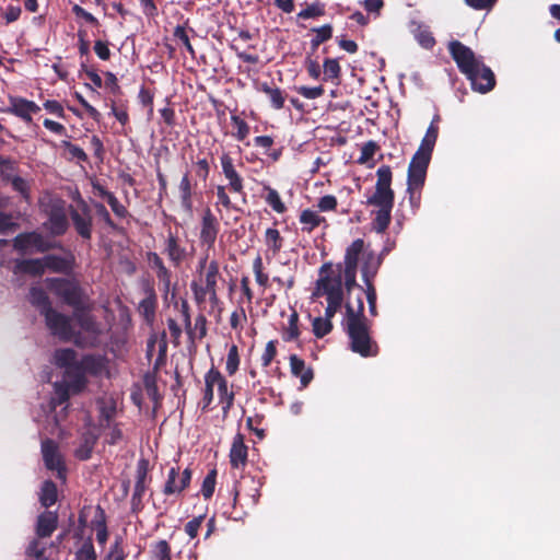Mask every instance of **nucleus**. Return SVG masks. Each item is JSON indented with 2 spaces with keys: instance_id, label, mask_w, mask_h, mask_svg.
I'll return each instance as SVG.
<instances>
[{
  "instance_id": "f257e3e1",
  "label": "nucleus",
  "mask_w": 560,
  "mask_h": 560,
  "mask_svg": "<svg viewBox=\"0 0 560 560\" xmlns=\"http://www.w3.org/2000/svg\"><path fill=\"white\" fill-rule=\"evenodd\" d=\"M345 331L349 338V348L363 358L376 357L378 345L372 339L369 320L364 315L362 295H358L357 305L346 302Z\"/></svg>"
},
{
  "instance_id": "f03ea898",
  "label": "nucleus",
  "mask_w": 560,
  "mask_h": 560,
  "mask_svg": "<svg viewBox=\"0 0 560 560\" xmlns=\"http://www.w3.org/2000/svg\"><path fill=\"white\" fill-rule=\"evenodd\" d=\"M447 49L458 70L470 81L474 91L485 94L494 89L493 71L479 60L469 47L453 39L448 43Z\"/></svg>"
},
{
  "instance_id": "7ed1b4c3",
  "label": "nucleus",
  "mask_w": 560,
  "mask_h": 560,
  "mask_svg": "<svg viewBox=\"0 0 560 560\" xmlns=\"http://www.w3.org/2000/svg\"><path fill=\"white\" fill-rule=\"evenodd\" d=\"M376 176L375 191L366 199V205L378 208L374 212L372 228L377 233H384L390 224L395 200V192L392 189L393 173L390 166L382 165L378 167Z\"/></svg>"
},
{
  "instance_id": "20e7f679",
  "label": "nucleus",
  "mask_w": 560,
  "mask_h": 560,
  "mask_svg": "<svg viewBox=\"0 0 560 560\" xmlns=\"http://www.w3.org/2000/svg\"><path fill=\"white\" fill-rule=\"evenodd\" d=\"M54 360L57 366L65 369L63 384H56L60 400L65 401L69 398V392L73 394L82 392L83 381L79 376V361H77V353L72 349L56 350Z\"/></svg>"
},
{
  "instance_id": "39448f33",
  "label": "nucleus",
  "mask_w": 560,
  "mask_h": 560,
  "mask_svg": "<svg viewBox=\"0 0 560 560\" xmlns=\"http://www.w3.org/2000/svg\"><path fill=\"white\" fill-rule=\"evenodd\" d=\"M219 278V262L213 259L209 262L207 270L192 281L191 290L199 306L209 304L211 310L219 306L220 300L217 292Z\"/></svg>"
},
{
  "instance_id": "423d86ee",
  "label": "nucleus",
  "mask_w": 560,
  "mask_h": 560,
  "mask_svg": "<svg viewBox=\"0 0 560 560\" xmlns=\"http://www.w3.org/2000/svg\"><path fill=\"white\" fill-rule=\"evenodd\" d=\"M313 296H325L326 300L343 301L345 291L342 283V267L337 265L336 268L331 264L326 262L319 269V277L316 280Z\"/></svg>"
},
{
  "instance_id": "0eeeda50",
  "label": "nucleus",
  "mask_w": 560,
  "mask_h": 560,
  "mask_svg": "<svg viewBox=\"0 0 560 560\" xmlns=\"http://www.w3.org/2000/svg\"><path fill=\"white\" fill-rule=\"evenodd\" d=\"M440 120H441L440 115L436 114L433 117L432 121L430 122V125L427 129V132L421 140V143H420L418 150L411 158L409 166L428 171V167H429V164L431 161V156H432V152H433V149L435 147L438 136H439Z\"/></svg>"
},
{
  "instance_id": "6e6552de",
  "label": "nucleus",
  "mask_w": 560,
  "mask_h": 560,
  "mask_svg": "<svg viewBox=\"0 0 560 560\" xmlns=\"http://www.w3.org/2000/svg\"><path fill=\"white\" fill-rule=\"evenodd\" d=\"M205 406H209L213 400L214 388H218L220 402L224 404L223 409H229L233 404V392L229 389L224 376L217 370L211 369L205 376Z\"/></svg>"
},
{
  "instance_id": "1a4fd4ad",
  "label": "nucleus",
  "mask_w": 560,
  "mask_h": 560,
  "mask_svg": "<svg viewBox=\"0 0 560 560\" xmlns=\"http://www.w3.org/2000/svg\"><path fill=\"white\" fill-rule=\"evenodd\" d=\"M47 284L49 290L68 305L75 307L81 304V289L75 281L52 278L47 279Z\"/></svg>"
},
{
  "instance_id": "9d476101",
  "label": "nucleus",
  "mask_w": 560,
  "mask_h": 560,
  "mask_svg": "<svg viewBox=\"0 0 560 560\" xmlns=\"http://www.w3.org/2000/svg\"><path fill=\"white\" fill-rule=\"evenodd\" d=\"M45 320L52 335L63 341L74 340V330L71 325V318L57 312L54 308L46 310Z\"/></svg>"
},
{
  "instance_id": "9b49d317",
  "label": "nucleus",
  "mask_w": 560,
  "mask_h": 560,
  "mask_svg": "<svg viewBox=\"0 0 560 560\" xmlns=\"http://www.w3.org/2000/svg\"><path fill=\"white\" fill-rule=\"evenodd\" d=\"M75 319L82 331L86 334V336H82L74 331L73 341L75 345L80 347H95L98 342V336L101 335L100 325L90 314L86 313L75 314Z\"/></svg>"
},
{
  "instance_id": "f8f14e48",
  "label": "nucleus",
  "mask_w": 560,
  "mask_h": 560,
  "mask_svg": "<svg viewBox=\"0 0 560 560\" xmlns=\"http://www.w3.org/2000/svg\"><path fill=\"white\" fill-rule=\"evenodd\" d=\"M427 178V170L408 166L407 174V192L409 195V203L415 214L421 205V190Z\"/></svg>"
},
{
  "instance_id": "ddd939ff",
  "label": "nucleus",
  "mask_w": 560,
  "mask_h": 560,
  "mask_svg": "<svg viewBox=\"0 0 560 560\" xmlns=\"http://www.w3.org/2000/svg\"><path fill=\"white\" fill-rule=\"evenodd\" d=\"M14 248L20 252L35 250L38 253H45L55 247V245L46 240L42 234L36 232L19 234L13 240Z\"/></svg>"
},
{
  "instance_id": "4468645a",
  "label": "nucleus",
  "mask_w": 560,
  "mask_h": 560,
  "mask_svg": "<svg viewBox=\"0 0 560 560\" xmlns=\"http://www.w3.org/2000/svg\"><path fill=\"white\" fill-rule=\"evenodd\" d=\"M70 215L78 234L90 240L92 235V217L85 201H79V209H71Z\"/></svg>"
},
{
  "instance_id": "2eb2a0df",
  "label": "nucleus",
  "mask_w": 560,
  "mask_h": 560,
  "mask_svg": "<svg viewBox=\"0 0 560 560\" xmlns=\"http://www.w3.org/2000/svg\"><path fill=\"white\" fill-rule=\"evenodd\" d=\"M42 453L46 467L50 470H56L57 477L65 480V465L56 443L51 440L44 441L42 443Z\"/></svg>"
},
{
  "instance_id": "dca6fc26",
  "label": "nucleus",
  "mask_w": 560,
  "mask_h": 560,
  "mask_svg": "<svg viewBox=\"0 0 560 560\" xmlns=\"http://www.w3.org/2000/svg\"><path fill=\"white\" fill-rule=\"evenodd\" d=\"M79 368V376L83 381L82 390L85 388L88 384L86 374L98 376L103 373H106V361L103 357L97 355H85L83 357L78 364Z\"/></svg>"
},
{
  "instance_id": "f3484780",
  "label": "nucleus",
  "mask_w": 560,
  "mask_h": 560,
  "mask_svg": "<svg viewBox=\"0 0 560 560\" xmlns=\"http://www.w3.org/2000/svg\"><path fill=\"white\" fill-rule=\"evenodd\" d=\"M218 233L219 221L212 211L207 208L201 219L200 242L208 246V250L214 246Z\"/></svg>"
},
{
  "instance_id": "a211bd4d",
  "label": "nucleus",
  "mask_w": 560,
  "mask_h": 560,
  "mask_svg": "<svg viewBox=\"0 0 560 560\" xmlns=\"http://www.w3.org/2000/svg\"><path fill=\"white\" fill-rule=\"evenodd\" d=\"M220 161L222 172L225 178L229 180L230 189L236 194H242L244 189L243 178L235 170L232 158L230 156V154L223 153L220 158Z\"/></svg>"
},
{
  "instance_id": "6ab92c4d",
  "label": "nucleus",
  "mask_w": 560,
  "mask_h": 560,
  "mask_svg": "<svg viewBox=\"0 0 560 560\" xmlns=\"http://www.w3.org/2000/svg\"><path fill=\"white\" fill-rule=\"evenodd\" d=\"M191 474L189 469H185L180 476L178 469L172 467L164 487L165 494H174L182 492L190 482Z\"/></svg>"
},
{
  "instance_id": "aec40b11",
  "label": "nucleus",
  "mask_w": 560,
  "mask_h": 560,
  "mask_svg": "<svg viewBox=\"0 0 560 560\" xmlns=\"http://www.w3.org/2000/svg\"><path fill=\"white\" fill-rule=\"evenodd\" d=\"M45 270L69 273L74 265V256L69 253L66 256L47 255L44 257Z\"/></svg>"
},
{
  "instance_id": "412c9836",
  "label": "nucleus",
  "mask_w": 560,
  "mask_h": 560,
  "mask_svg": "<svg viewBox=\"0 0 560 560\" xmlns=\"http://www.w3.org/2000/svg\"><path fill=\"white\" fill-rule=\"evenodd\" d=\"M143 291L144 298L138 305V312L143 316L148 324H152L155 318L158 298L154 290L149 285H147Z\"/></svg>"
},
{
  "instance_id": "4be33fe9",
  "label": "nucleus",
  "mask_w": 560,
  "mask_h": 560,
  "mask_svg": "<svg viewBox=\"0 0 560 560\" xmlns=\"http://www.w3.org/2000/svg\"><path fill=\"white\" fill-rule=\"evenodd\" d=\"M247 462V446L244 443V436L236 434L233 439L230 450V463L233 468H242Z\"/></svg>"
},
{
  "instance_id": "5701e85b",
  "label": "nucleus",
  "mask_w": 560,
  "mask_h": 560,
  "mask_svg": "<svg viewBox=\"0 0 560 560\" xmlns=\"http://www.w3.org/2000/svg\"><path fill=\"white\" fill-rule=\"evenodd\" d=\"M148 462L142 459L137 467V481L131 498L133 508H140L142 497L147 490Z\"/></svg>"
},
{
  "instance_id": "b1692460",
  "label": "nucleus",
  "mask_w": 560,
  "mask_h": 560,
  "mask_svg": "<svg viewBox=\"0 0 560 560\" xmlns=\"http://www.w3.org/2000/svg\"><path fill=\"white\" fill-rule=\"evenodd\" d=\"M10 104V112L21 117L26 122H31L32 115L38 113L40 109L34 102L19 97L12 98Z\"/></svg>"
},
{
  "instance_id": "393cba45",
  "label": "nucleus",
  "mask_w": 560,
  "mask_h": 560,
  "mask_svg": "<svg viewBox=\"0 0 560 560\" xmlns=\"http://www.w3.org/2000/svg\"><path fill=\"white\" fill-rule=\"evenodd\" d=\"M290 368L292 375L300 377L301 388L306 387L313 380V370L311 368H306L304 360L300 359L295 354L290 357Z\"/></svg>"
},
{
  "instance_id": "a878e982",
  "label": "nucleus",
  "mask_w": 560,
  "mask_h": 560,
  "mask_svg": "<svg viewBox=\"0 0 560 560\" xmlns=\"http://www.w3.org/2000/svg\"><path fill=\"white\" fill-rule=\"evenodd\" d=\"M58 516L54 512H44L37 518L36 534L40 538L49 537L57 528Z\"/></svg>"
},
{
  "instance_id": "bb28decb",
  "label": "nucleus",
  "mask_w": 560,
  "mask_h": 560,
  "mask_svg": "<svg viewBox=\"0 0 560 560\" xmlns=\"http://www.w3.org/2000/svg\"><path fill=\"white\" fill-rule=\"evenodd\" d=\"M382 264V258L376 257L374 253H368L364 257L363 265L361 267L362 279L365 284L373 283L378 268Z\"/></svg>"
},
{
  "instance_id": "cd10ccee",
  "label": "nucleus",
  "mask_w": 560,
  "mask_h": 560,
  "mask_svg": "<svg viewBox=\"0 0 560 560\" xmlns=\"http://www.w3.org/2000/svg\"><path fill=\"white\" fill-rule=\"evenodd\" d=\"M180 205L183 209L191 213L192 211V184L189 177V172H186L178 185Z\"/></svg>"
},
{
  "instance_id": "c85d7f7f",
  "label": "nucleus",
  "mask_w": 560,
  "mask_h": 560,
  "mask_svg": "<svg viewBox=\"0 0 560 560\" xmlns=\"http://www.w3.org/2000/svg\"><path fill=\"white\" fill-rule=\"evenodd\" d=\"M68 219L62 208H54L49 215L48 229L54 235H61L67 231Z\"/></svg>"
},
{
  "instance_id": "c756f323",
  "label": "nucleus",
  "mask_w": 560,
  "mask_h": 560,
  "mask_svg": "<svg viewBox=\"0 0 560 560\" xmlns=\"http://www.w3.org/2000/svg\"><path fill=\"white\" fill-rule=\"evenodd\" d=\"M364 249V241L362 238L354 240L346 249L345 268H358L360 255Z\"/></svg>"
},
{
  "instance_id": "7c9ffc66",
  "label": "nucleus",
  "mask_w": 560,
  "mask_h": 560,
  "mask_svg": "<svg viewBox=\"0 0 560 560\" xmlns=\"http://www.w3.org/2000/svg\"><path fill=\"white\" fill-rule=\"evenodd\" d=\"M165 253L175 265H179L186 254L185 248L178 244L177 238L172 234L168 235L165 242Z\"/></svg>"
},
{
  "instance_id": "2f4dec72",
  "label": "nucleus",
  "mask_w": 560,
  "mask_h": 560,
  "mask_svg": "<svg viewBox=\"0 0 560 560\" xmlns=\"http://www.w3.org/2000/svg\"><path fill=\"white\" fill-rule=\"evenodd\" d=\"M30 301L40 310L43 315L46 314V310L52 308L46 292L42 288L33 287L30 290Z\"/></svg>"
},
{
  "instance_id": "473e14b6",
  "label": "nucleus",
  "mask_w": 560,
  "mask_h": 560,
  "mask_svg": "<svg viewBox=\"0 0 560 560\" xmlns=\"http://www.w3.org/2000/svg\"><path fill=\"white\" fill-rule=\"evenodd\" d=\"M18 269L25 273L40 276L45 271L44 257L22 260L18 264Z\"/></svg>"
},
{
  "instance_id": "72a5a7b5",
  "label": "nucleus",
  "mask_w": 560,
  "mask_h": 560,
  "mask_svg": "<svg viewBox=\"0 0 560 560\" xmlns=\"http://www.w3.org/2000/svg\"><path fill=\"white\" fill-rule=\"evenodd\" d=\"M39 501L43 506L49 508L57 501V487L56 485L47 480L43 483L39 494Z\"/></svg>"
},
{
  "instance_id": "f704fd0d",
  "label": "nucleus",
  "mask_w": 560,
  "mask_h": 560,
  "mask_svg": "<svg viewBox=\"0 0 560 560\" xmlns=\"http://www.w3.org/2000/svg\"><path fill=\"white\" fill-rule=\"evenodd\" d=\"M97 190L100 191V195L104 197L108 205L110 206L113 212L119 217L125 218L128 214L127 209L125 206H122L119 200L109 191L105 190L103 187L98 186Z\"/></svg>"
},
{
  "instance_id": "c9c22d12",
  "label": "nucleus",
  "mask_w": 560,
  "mask_h": 560,
  "mask_svg": "<svg viewBox=\"0 0 560 560\" xmlns=\"http://www.w3.org/2000/svg\"><path fill=\"white\" fill-rule=\"evenodd\" d=\"M415 37L419 45L425 49H431L435 45V38L428 27L419 25L416 30Z\"/></svg>"
},
{
  "instance_id": "e433bc0d",
  "label": "nucleus",
  "mask_w": 560,
  "mask_h": 560,
  "mask_svg": "<svg viewBox=\"0 0 560 560\" xmlns=\"http://www.w3.org/2000/svg\"><path fill=\"white\" fill-rule=\"evenodd\" d=\"M313 31L316 33L311 40L313 49H316L320 44L327 42L332 36V26L330 24H325L318 28H314Z\"/></svg>"
},
{
  "instance_id": "4c0bfd02",
  "label": "nucleus",
  "mask_w": 560,
  "mask_h": 560,
  "mask_svg": "<svg viewBox=\"0 0 560 560\" xmlns=\"http://www.w3.org/2000/svg\"><path fill=\"white\" fill-rule=\"evenodd\" d=\"M357 269L358 268H343L342 283L343 291L346 290L349 294L353 289H359L361 292L363 288L357 283Z\"/></svg>"
},
{
  "instance_id": "58836bf2",
  "label": "nucleus",
  "mask_w": 560,
  "mask_h": 560,
  "mask_svg": "<svg viewBox=\"0 0 560 560\" xmlns=\"http://www.w3.org/2000/svg\"><path fill=\"white\" fill-rule=\"evenodd\" d=\"M5 179L11 183L13 189L20 192L24 199H30V184L26 179L16 175H5Z\"/></svg>"
},
{
  "instance_id": "ea45409f",
  "label": "nucleus",
  "mask_w": 560,
  "mask_h": 560,
  "mask_svg": "<svg viewBox=\"0 0 560 560\" xmlns=\"http://www.w3.org/2000/svg\"><path fill=\"white\" fill-rule=\"evenodd\" d=\"M325 14V4L322 2H314L304 10L298 13L299 19L307 20L313 18H318Z\"/></svg>"
},
{
  "instance_id": "a19ab883",
  "label": "nucleus",
  "mask_w": 560,
  "mask_h": 560,
  "mask_svg": "<svg viewBox=\"0 0 560 560\" xmlns=\"http://www.w3.org/2000/svg\"><path fill=\"white\" fill-rule=\"evenodd\" d=\"M332 330V323L325 317H316L313 320V332L317 338H323Z\"/></svg>"
},
{
  "instance_id": "79ce46f5",
  "label": "nucleus",
  "mask_w": 560,
  "mask_h": 560,
  "mask_svg": "<svg viewBox=\"0 0 560 560\" xmlns=\"http://www.w3.org/2000/svg\"><path fill=\"white\" fill-rule=\"evenodd\" d=\"M301 223L308 225L307 230L312 231L313 229L317 228L325 219L317 214V212L312 211L310 209H306L302 211L300 215Z\"/></svg>"
},
{
  "instance_id": "37998d69",
  "label": "nucleus",
  "mask_w": 560,
  "mask_h": 560,
  "mask_svg": "<svg viewBox=\"0 0 560 560\" xmlns=\"http://www.w3.org/2000/svg\"><path fill=\"white\" fill-rule=\"evenodd\" d=\"M96 552L91 540L84 541L74 555V560H96Z\"/></svg>"
},
{
  "instance_id": "c03bdc74",
  "label": "nucleus",
  "mask_w": 560,
  "mask_h": 560,
  "mask_svg": "<svg viewBox=\"0 0 560 560\" xmlns=\"http://www.w3.org/2000/svg\"><path fill=\"white\" fill-rule=\"evenodd\" d=\"M232 124L236 129L234 136L237 140L243 141L249 135V126L238 116L231 117Z\"/></svg>"
},
{
  "instance_id": "a18cd8bd",
  "label": "nucleus",
  "mask_w": 560,
  "mask_h": 560,
  "mask_svg": "<svg viewBox=\"0 0 560 560\" xmlns=\"http://www.w3.org/2000/svg\"><path fill=\"white\" fill-rule=\"evenodd\" d=\"M377 149V144L372 140L364 143L363 147L361 148V154L358 159V163L366 164L370 160L373 159Z\"/></svg>"
},
{
  "instance_id": "49530a36",
  "label": "nucleus",
  "mask_w": 560,
  "mask_h": 560,
  "mask_svg": "<svg viewBox=\"0 0 560 560\" xmlns=\"http://www.w3.org/2000/svg\"><path fill=\"white\" fill-rule=\"evenodd\" d=\"M277 355V341L270 340L267 342L265 350L261 354L262 366H268Z\"/></svg>"
},
{
  "instance_id": "de8ad7c7",
  "label": "nucleus",
  "mask_w": 560,
  "mask_h": 560,
  "mask_svg": "<svg viewBox=\"0 0 560 560\" xmlns=\"http://www.w3.org/2000/svg\"><path fill=\"white\" fill-rule=\"evenodd\" d=\"M154 557L158 560H171V548L166 540H160L153 548Z\"/></svg>"
},
{
  "instance_id": "09e8293b",
  "label": "nucleus",
  "mask_w": 560,
  "mask_h": 560,
  "mask_svg": "<svg viewBox=\"0 0 560 560\" xmlns=\"http://www.w3.org/2000/svg\"><path fill=\"white\" fill-rule=\"evenodd\" d=\"M365 287H366L365 295H366V300H368V304H369V311H370L372 316H376L377 315V311H376V300H377L376 289H375L373 283L365 284Z\"/></svg>"
},
{
  "instance_id": "8fccbe9b",
  "label": "nucleus",
  "mask_w": 560,
  "mask_h": 560,
  "mask_svg": "<svg viewBox=\"0 0 560 560\" xmlns=\"http://www.w3.org/2000/svg\"><path fill=\"white\" fill-rule=\"evenodd\" d=\"M324 74L327 79H337L340 74V66L336 59H326L324 62Z\"/></svg>"
},
{
  "instance_id": "3c124183",
  "label": "nucleus",
  "mask_w": 560,
  "mask_h": 560,
  "mask_svg": "<svg viewBox=\"0 0 560 560\" xmlns=\"http://www.w3.org/2000/svg\"><path fill=\"white\" fill-rule=\"evenodd\" d=\"M215 486V471L212 470L207 477L203 479L201 493L206 499L211 498L214 491Z\"/></svg>"
},
{
  "instance_id": "603ef678",
  "label": "nucleus",
  "mask_w": 560,
  "mask_h": 560,
  "mask_svg": "<svg viewBox=\"0 0 560 560\" xmlns=\"http://www.w3.org/2000/svg\"><path fill=\"white\" fill-rule=\"evenodd\" d=\"M238 352L237 347L232 346L229 350L228 358H226V371L229 374H234L235 371L238 368Z\"/></svg>"
},
{
  "instance_id": "864d4df0",
  "label": "nucleus",
  "mask_w": 560,
  "mask_h": 560,
  "mask_svg": "<svg viewBox=\"0 0 560 560\" xmlns=\"http://www.w3.org/2000/svg\"><path fill=\"white\" fill-rule=\"evenodd\" d=\"M262 418L259 416L248 417L246 420L247 428L256 433L259 439L265 436L266 429L260 427Z\"/></svg>"
},
{
  "instance_id": "5fc2aeb1",
  "label": "nucleus",
  "mask_w": 560,
  "mask_h": 560,
  "mask_svg": "<svg viewBox=\"0 0 560 560\" xmlns=\"http://www.w3.org/2000/svg\"><path fill=\"white\" fill-rule=\"evenodd\" d=\"M299 93L308 100H314L324 94V89L322 85L313 86V88L301 86L299 89Z\"/></svg>"
},
{
  "instance_id": "6e6d98bb",
  "label": "nucleus",
  "mask_w": 560,
  "mask_h": 560,
  "mask_svg": "<svg viewBox=\"0 0 560 560\" xmlns=\"http://www.w3.org/2000/svg\"><path fill=\"white\" fill-rule=\"evenodd\" d=\"M61 145L68 150L69 154L72 158H75V159H78L80 161H86L88 155L85 154V152L80 147L74 145V144H72L69 141H62Z\"/></svg>"
},
{
  "instance_id": "4d7b16f0",
  "label": "nucleus",
  "mask_w": 560,
  "mask_h": 560,
  "mask_svg": "<svg viewBox=\"0 0 560 560\" xmlns=\"http://www.w3.org/2000/svg\"><path fill=\"white\" fill-rule=\"evenodd\" d=\"M337 198L332 195H326L322 197L318 201V208L320 211H331L337 207Z\"/></svg>"
},
{
  "instance_id": "13d9d810",
  "label": "nucleus",
  "mask_w": 560,
  "mask_h": 560,
  "mask_svg": "<svg viewBox=\"0 0 560 560\" xmlns=\"http://www.w3.org/2000/svg\"><path fill=\"white\" fill-rule=\"evenodd\" d=\"M203 522V516L200 515L198 517H194L189 521L185 526V532L190 538H195L198 534V530Z\"/></svg>"
},
{
  "instance_id": "bf43d9fd",
  "label": "nucleus",
  "mask_w": 560,
  "mask_h": 560,
  "mask_svg": "<svg viewBox=\"0 0 560 560\" xmlns=\"http://www.w3.org/2000/svg\"><path fill=\"white\" fill-rule=\"evenodd\" d=\"M298 320H299V315L296 312H293L289 318V328H288V332H287V340H293V339L298 338V336H299Z\"/></svg>"
},
{
  "instance_id": "052dcab7",
  "label": "nucleus",
  "mask_w": 560,
  "mask_h": 560,
  "mask_svg": "<svg viewBox=\"0 0 560 560\" xmlns=\"http://www.w3.org/2000/svg\"><path fill=\"white\" fill-rule=\"evenodd\" d=\"M18 228V224L13 222L12 215L4 212H0V233L13 231Z\"/></svg>"
},
{
  "instance_id": "680f3d73",
  "label": "nucleus",
  "mask_w": 560,
  "mask_h": 560,
  "mask_svg": "<svg viewBox=\"0 0 560 560\" xmlns=\"http://www.w3.org/2000/svg\"><path fill=\"white\" fill-rule=\"evenodd\" d=\"M498 0H465L466 4L475 10H489Z\"/></svg>"
},
{
  "instance_id": "e2e57ef3",
  "label": "nucleus",
  "mask_w": 560,
  "mask_h": 560,
  "mask_svg": "<svg viewBox=\"0 0 560 560\" xmlns=\"http://www.w3.org/2000/svg\"><path fill=\"white\" fill-rule=\"evenodd\" d=\"M326 301H327V306L325 308V318H328L331 322L332 317L341 308L343 301H334V300H326Z\"/></svg>"
},
{
  "instance_id": "0e129e2a",
  "label": "nucleus",
  "mask_w": 560,
  "mask_h": 560,
  "mask_svg": "<svg viewBox=\"0 0 560 560\" xmlns=\"http://www.w3.org/2000/svg\"><path fill=\"white\" fill-rule=\"evenodd\" d=\"M94 51L102 60H108L110 57V50L108 48V44L103 40L95 42Z\"/></svg>"
},
{
  "instance_id": "69168bd1",
  "label": "nucleus",
  "mask_w": 560,
  "mask_h": 560,
  "mask_svg": "<svg viewBox=\"0 0 560 560\" xmlns=\"http://www.w3.org/2000/svg\"><path fill=\"white\" fill-rule=\"evenodd\" d=\"M279 232L276 228L268 229L266 231V243L269 248H272L276 253L278 249Z\"/></svg>"
},
{
  "instance_id": "338daca9",
  "label": "nucleus",
  "mask_w": 560,
  "mask_h": 560,
  "mask_svg": "<svg viewBox=\"0 0 560 560\" xmlns=\"http://www.w3.org/2000/svg\"><path fill=\"white\" fill-rule=\"evenodd\" d=\"M174 35L183 43V45L186 47V49L191 54L194 55V48L190 44V40H189V37L185 31L184 27L182 26H177L175 28V33Z\"/></svg>"
},
{
  "instance_id": "774afa93",
  "label": "nucleus",
  "mask_w": 560,
  "mask_h": 560,
  "mask_svg": "<svg viewBox=\"0 0 560 560\" xmlns=\"http://www.w3.org/2000/svg\"><path fill=\"white\" fill-rule=\"evenodd\" d=\"M267 195L265 197L266 201L278 212H280V198L277 190L271 188H266Z\"/></svg>"
}]
</instances>
